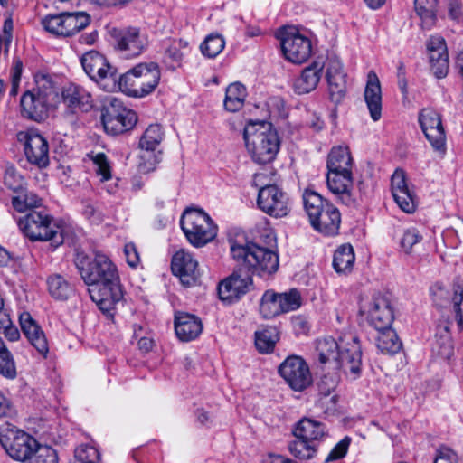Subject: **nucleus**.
Returning a JSON list of instances; mask_svg holds the SVG:
<instances>
[{
  "label": "nucleus",
  "instance_id": "obj_1",
  "mask_svg": "<svg viewBox=\"0 0 463 463\" xmlns=\"http://www.w3.org/2000/svg\"><path fill=\"white\" fill-rule=\"evenodd\" d=\"M248 154L259 165L272 162L279 151L280 140L277 130L268 121H250L243 131Z\"/></svg>",
  "mask_w": 463,
  "mask_h": 463
},
{
  "label": "nucleus",
  "instance_id": "obj_2",
  "mask_svg": "<svg viewBox=\"0 0 463 463\" xmlns=\"http://www.w3.org/2000/svg\"><path fill=\"white\" fill-rule=\"evenodd\" d=\"M269 247L255 243L245 245L233 243L231 246L232 258L249 270L252 269L260 276L270 275L279 269V255L275 250L276 238L272 232L267 235Z\"/></svg>",
  "mask_w": 463,
  "mask_h": 463
},
{
  "label": "nucleus",
  "instance_id": "obj_3",
  "mask_svg": "<svg viewBox=\"0 0 463 463\" xmlns=\"http://www.w3.org/2000/svg\"><path fill=\"white\" fill-rule=\"evenodd\" d=\"M161 79L159 65L154 61L140 62L117 78V90L134 98L151 94Z\"/></svg>",
  "mask_w": 463,
  "mask_h": 463
},
{
  "label": "nucleus",
  "instance_id": "obj_4",
  "mask_svg": "<svg viewBox=\"0 0 463 463\" xmlns=\"http://www.w3.org/2000/svg\"><path fill=\"white\" fill-rule=\"evenodd\" d=\"M303 203L315 230L326 235H335L338 232L341 216L337 208L310 190L304 192Z\"/></svg>",
  "mask_w": 463,
  "mask_h": 463
},
{
  "label": "nucleus",
  "instance_id": "obj_5",
  "mask_svg": "<svg viewBox=\"0 0 463 463\" xmlns=\"http://www.w3.org/2000/svg\"><path fill=\"white\" fill-rule=\"evenodd\" d=\"M18 226L31 241H50L55 248L63 243V225L43 212L32 211L18 221Z\"/></svg>",
  "mask_w": 463,
  "mask_h": 463
},
{
  "label": "nucleus",
  "instance_id": "obj_6",
  "mask_svg": "<svg viewBox=\"0 0 463 463\" xmlns=\"http://www.w3.org/2000/svg\"><path fill=\"white\" fill-rule=\"evenodd\" d=\"M75 262L81 279L90 288L119 277L117 267L101 252L92 256L78 254Z\"/></svg>",
  "mask_w": 463,
  "mask_h": 463
},
{
  "label": "nucleus",
  "instance_id": "obj_7",
  "mask_svg": "<svg viewBox=\"0 0 463 463\" xmlns=\"http://www.w3.org/2000/svg\"><path fill=\"white\" fill-rule=\"evenodd\" d=\"M181 228L187 241L194 247H202L217 235V226L201 209H187L180 220Z\"/></svg>",
  "mask_w": 463,
  "mask_h": 463
},
{
  "label": "nucleus",
  "instance_id": "obj_8",
  "mask_svg": "<svg viewBox=\"0 0 463 463\" xmlns=\"http://www.w3.org/2000/svg\"><path fill=\"white\" fill-rule=\"evenodd\" d=\"M284 57L290 62L301 64L312 54L310 33L295 26H285L277 33Z\"/></svg>",
  "mask_w": 463,
  "mask_h": 463
},
{
  "label": "nucleus",
  "instance_id": "obj_9",
  "mask_svg": "<svg viewBox=\"0 0 463 463\" xmlns=\"http://www.w3.org/2000/svg\"><path fill=\"white\" fill-rule=\"evenodd\" d=\"M81 66L90 79L108 92L117 90V70L97 51H90L80 58Z\"/></svg>",
  "mask_w": 463,
  "mask_h": 463
},
{
  "label": "nucleus",
  "instance_id": "obj_10",
  "mask_svg": "<svg viewBox=\"0 0 463 463\" xmlns=\"http://www.w3.org/2000/svg\"><path fill=\"white\" fill-rule=\"evenodd\" d=\"M360 313L366 317L370 326L376 330L390 327L394 320V309L388 293L377 292L370 299L362 300Z\"/></svg>",
  "mask_w": 463,
  "mask_h": 463
},
{
  "label": "nucleus",
  "instance_id": "obj_11",
  "mask_svg": "<svg viewBox=\"0 0 463 463\" xmlns=\"http://www.w3.org/2000/svg\"><path fill=\"white\" fill-rule=\"evenodd\" d=\"M164 131L160 125L151 124L140 137L138 146L141 149L138 170L146 174L154 171L161 161V151L158 149L164 139Z\"/></svg>",
  "mask_w": 463,
  "mask_h": 463
},
{
  "label": "nucleus",
  "instance_id": "obj_12",
  "mask_svg": "<svg viewBox=\"0 0 463 463\" xmlns=\"http://www.w3.org/2000/svg\"><path fill=\"white\" fill-rule=\"evenodd\" d=\"M89 14L80 13H61L44 16L41 24L50 33L55 36L68 37L84 29L90 24Z\"/></svg>",
  "mask_w": 463,
  "mask_h": 463
},
{
  "label": "nucleus",
  "instance_id": "obj_13",
  "mask_svg": "<svg viewBox=\"0 0 463 463\" xmlns=\"http://www.w3.org/2000/svg\"><path fill=\"white\" fill-rule=\"evenodd\" d=\"M0 443L6 453L19 461L28 460L43 445L22 430H7L0 433Z\"/></svg>",
  "mask_w": 463,
  "mask_h": 463
},
{
  "label": "nucleus",
  "instance_id": "obj_14",
  "mask_svg": "<svg viewBox=\"0 0 463 463\" xmlns=\"http://www.w3.org/2000/svg\"><path fill=\"white\" fill-rule=\"evenodd\" d=\"M135 111L123 107L117 99L102 114V123L108 134L119 135L131 129L137 123Z\"/></svg>",
  "mask_w": 463,
  "mask_h": 463
},
{
  "label": "nucleus",
  "instance_id": "obj_15",
  "mask_svg": "<svg viewBox=\"0 0 463 463\" xmlns=\"http://www.w3.org/2000/svg\"><path fill=\"white\" fill-rule=\"evenodd\" d=\"M279 375L291 389L301 392L312 383V375L306 361L298 355L286 358L279 367Z\"/></svg>",
  "mask_w": 463,
  "mask_h": 463
},
{
  "label": "nucleus",
  "instance_id": "obj_16",
  "mask_svg": "<svg viewBox=\"0 0 463 463\" xmlns=\"http://www.w3.org/2000/svg\"><path fill=\"white\" fill-rule=\"evenodd\" d=\"M89 294L100 311L113 317L116 305L123 298L119 278L89 288Z\"/></svg>",
  "mask_w": 463,
  "mask_h": 463
},
{
  "label": "nucleus",
  "instance_id": "obj_17",
  "mask_svg": "<svg viewBox=\"0 0 463 463\" xmlns=\"http://www.w3.org/2000/svg\"><path fill=\"white\" fill-rule=\"evenodd\" d=\"M419 123L432 148L440 155L446 153V133L441 116L436 110L426 108L419 114Z\"/></svg>",
  "mask_w": 463,
  "mask_h": 463
},
{
  "label": "nucleus",
  "instance_id": "obj_18",
  "mask_svg": "<svg viewBox=\"0 0 463 463\" xmlns=\"http://www.w3.org/2000/svg\"><path fill=\"white\" fill-rule=\"evenodd\" d=\"M258 206L264 213L274 217H284L289 212L287 194L276 185H268L259 190Z\"/></svg>",
  "mask_w": 463,
  "mask_h": 463
},
{
  "label": "nucleus",
  "instance_id": "obj_19",
  "mask_svg": "<svg viewBox=\"0 0 463 463\" xmlns=\"http://www.w3.org/2000/svg\"><path fill=\"white\" fill-rule=\"evenodd\" d=\"M117 49L126 57L140 55L148 45L147 36L136 27H128L114 32Z\"/></svg>",
  "mask_w": 463,
  "mask_h": 463
},
{
  "label": "nucleus",
  "instance_id": "obj_20",
  "mask_svg": "<svg viewBox=\"0 0 463 463\" xmlns=\"http://www.w3.org/2000/svg\"><path fill=\"white\" fill-rule=\"evenodd\" d=\"M173 273L177 276L181 283L185 287L194 285L199 278L198 261L193 255L181 249L177 250L171 262Z\"/></svg>",
  "mask_w": 463,
  "mask_h": 463
},
{
  "label": "nucleus",
  "instance_id": "obj_21",
  "mask_svg": "<svg viewBox=\"0 0 463 463\" xmlns=\"http://www.w3.org/2000/svg\"><path fill=\"white\" fill-rule=\"evenodd\" d=\"M326 76L331 100L335 104L342 103L345 99L347 83L344 66L337 57L328 59Z\"/></svg>",
  "mask_w": 463,
  "mask_h": 463
},
{
  "label": "nucleus",
  "instance_id": "obj_22",
  "mask_svg": "<svg viewBox=\"0 0 463 463\" xmlns=\"http://www.w3.org/2000/svg\"><path fill=\"white\" fill-rule=\"evenodd\" d=\"M251 283V278L248 274L234 272L220 282L218 287L219 297L224 302L237 301L248 292Z\"/></svg>",
  "mask_w": 463,
  "mask_h": 463
},
{
  "label": "nucleus",
  "instance_id": "obj_23",
  "mask_svg": "<svg viewBox=\"0 0 463 463\" xmlns=\"http://www.w3.org/2000/svg\"><path fill=\"white\" fill-rule=\"evenodd\" d=\"M392 194L395 203L405 213H411L416 209L415 194L409 187L404 171L397 169L391 179Z\"/></svg>",
  "mask_w": 463,
  "mask_h": 463
},
{
  "label": "nucleus",
  "instance_id": "obj_24",
  "mask_svg": "<svg viewBox=\"0 0 463 463\" xmlns=\"http://www.w3.org/2000/svg\"><path fill=\"white\" fill-rule=\"evenodd\" d=\"M56 106L45 97L33 90L26 91L21 99L23 115L30 119L40 122L45 119L49 110Z\"/></svg>",
  "mask_w": 463,
  "mask_h": 463
},
{
  "label": "nucleus",
  "instance_id": "obj_25",
  "mask_svg": "<svg viewBox=\"0 0 463 463\" xmlns=\"http://www.w3.org/2000/svg\"><path fill=\"white\" fill-rule=\"evenodd\" d=\"M24 154L27 160L39 167L49 164V146L45 138L38 132L29 131L24 134Z\"/></svg>",
  "mask_w": 463,
  "mask_h": 463
},
{
  "label": "nucleus",
  "instance_id": "obj_26",
  "mask_svg": "<svg viewBox=\"0 0 463 463\" xmlns=\"http://www.w3.org/2000/svg\"><path fill=\"white\" fill-rule=\"evenodd\" d=\"M19 322L21 329L28 341L43 357L46 358L49 353V345L41 326L27 312H24L20 315Z\"/></svg>",
  "mask_w": 463,
  "mask_h": 463
},
{
  "label": "nucleus",
  "instance_id": "obj_27",
  "mask_svg": "<svg viewBox=\"0 0 463 463\" xmlns=\"http://www.w3.org/2000/svg\"><path fill=\"white\" fill-rule=\"evenodd\" d=\"M430 69L438 78H444L449 71V55L445 40L439 36H433L428 43Z\"/></svg>",
  "mask_w": 463,
  "mask_h": 463
},
{
  "label": "nucleus",
  "instance_id": "obj_28",
  "mask_svg": "<svg viewBox=\"0 0 463 463\" xmlns=\"http://www.w3.org/2000/svg\"><path fill=\"white\" fill-rule=\"evenodd\" d=\"M364 97L372 120L379 121L382 118V89L379 78L373 71L367 75Z\"/></svg>",
  "mask_w": 463,
  "mask_h": 463
},
{
  "label": "nucleus",
  "instance_id": "obj_29",
  "mask_svg": "<svg viewBox=\"0 0 463 463\" xmlns=\"http://www.w3.org/2000/svg\"><path fill=\"white\" fill-rule=\"evenodd\" d=\"M62 100L73 112L88 111L92 108L93 99L90 92L77 84H69L62 90Z\"/></svg>",
  "mask_w": 463,
  "mask_h": 463
},
{
  "label": "nucleus",
  "instance_id": "obj_30",
  "mask_svg": "<svg viewBox=\"0 0 463 463\" xmlns=\"http://www.w3.org/2000/svg\"><path fill=\"white\" fill-rule=\"evenodd\" d=\"M314 356L320 364H332L334 368L341 366V351L336 340L331 336L317 338L315 341Z\"/></svg>",
  "mask_w": 463,
  "mask_h": 463
},
{
  "label": "nucleus",
  "instance_id": "obj_31",
  "mask_svg": "<svg viewBox=\"0 0 463 463\" xmlns=\"http://www.w3.org/2000/svg\"><path fill=\"white\" fill-rule=\"evenodd\" d=\"M175 330L180 340L188 342L195 339L202 333L203 325L197 317L178 312L175 316Z\"/></svg>",
  "mask_w": 463,
  "mask_h": 463
},
{
  "label": "nucleus",
  "instance_id": "obj_32",
  "mask_svg": "<svg viewBox=\"0 0 463 463\" xmlns=\"http://www.w3.org/2000/svg\"><path fill=\"white\" fill-rule=\"evenodd\" d=\"M322 69L323 64L319 61H314L306 67L293 81L294 91L297 94H306L314 90L321 79Z\"/></svg>",
  "mask_w": 463,
  "mask_h": 463
},
{
  "label": "nucleus",
  "instance_id": "obj_33",
  "mask_svg": "<svg viewBox=\"0 0 463 463\" xmlns=\"http://www.w3.org/2000/svg\"><path fill=\"white\" fill-rule=\"evenodd\" d=\"M293 434L296 439H304L316 444L326 436V429L320 421L311 418H302L296 423Z\"/></svg>",
  "mask_w": 463,
  "mask_h": 463
},
{
  "label": "nucleus",
  "instance_id": "obj_34",
  "mask_svg": "<svg viewBox=\"0 0 463 463\" xmlns=\"http://www.w3.org/2000/svg\"><path fill=\"white\" fill-rule=\"evenodd\" d=\"M34 80L35 88L32 90L33 91L45 97L47 100L55 104L59 102L58 88L49 74L38 72L34 76Z\"/></svg>",
  "mask_w": 463,
  "mask_h": 463
},
{
  "label": "nucleus",
  "instance_id": "obj_35",
  "mask_svg": "<svg viewBox=\"0 0 463 463\" xmlns=\"http://www.w3.org/2000/svg\"><path fill=\"white\" fill-rule=\"evenodd\" d=\"M247 96L246 88L239 83L230 84L225 92L224 108L230 112L240 110L244 104Z\"/></svg>",
  "mask_w": 463,
  "mask_h": 463
},
{
  "label": "nucleus",
  "instance_id": "obj_36",
  "mask_svg": "<svg viewBox=\"0 0 463 463\" xmlns=\"http://www.w3.org/2000/svg\"><path fill=\"white\" fill-rule=\"evenodd\" d=\"M377 331L376 346L383 354H394L400 351L402 343L391 326Z\"/></svg>",
  "mask_w": 463,
  "mask_h": 463
},
{
  "label": "nucleus",
  "instance_id": "obj_37",
  "mask_svg": "<svg viewBox=\"0 0 463 463\" xmlns=\"http://www.w3.org/2000/svg\"><path fill=\"white\" fill-rule=\"evenodd\" d=\"M431 351L433 355L443 360H449L453 355L454 346L452 337L447 326L442 328V332L436 334Z\"/></svg>",
  "mask_w": 463,
  "mask_h": 463
},
{
  "label": "nucleus",
  "instance_id": "obj_38",
  "mask_svg": "<svg viewBox=\"0 0 463 463\" xmlns=\"http://www.w3.org/2000/svg\"><path fill=\"white\" fill-rule=\"evenodd\" d=\"M326 184L335 198L345 203V199L347 196V172L328 171Z\"/></svg>",
  "mask_w": 463,
  "mask_h": 463
},
{
  "label": "nucleus",
  "instance_id": "obj_39",
  "mask_svg": "<svg viewBox=\"0 0 463 463\" xmlns=\"http://www.w3.org/2000/svg\"><path fill=\"white\" fill-rule=\"evenodd\" d=\"M186 49H188L186 41L182 39L173 40L165 52V64L171 70L180 67Z\"/></svg>",
  "mask_w": 463,
  "mask_h": 463
},
{
  "label": "nucleus",
  "instance_id": "obj_40",
  "mask_svg": "<svg viewBox=\"0 0 463 463\" xmlns=\"http://www.w3.org/2000/svg\"><path fill=\"white\" fill-rule=\"evenodd\" d=\"M279 334L276 327L269 326L262 328L255 333V345L260 353H270L273 351Z\"/></svg>",
  "mask_w": 463,
  "mask_h": 463
},
{
  "label": "nucleus",
  "instance_id": "obj_41",
  "mask_svg": "<svg viewBox=\"0 0 463 463\" xmlns=\"http://www.w3.org/2000/svg\"><path fill=\"white\" fill-rule=\"evenodd\" d=\"M260 313L264 318H272L283 313L278 293L267 290L260 300Z\"/></svg>",
  "mask_w": 463,
  "mask_h": 463
},
{
  "label": "nucleus",
  "instance_id": "obj_42",
  "mask_svg": "<svg viewBox=\"0 0 463 463\" xmlns=\"http://www.w3.org/2000/svg\"><path fill=\"white\" fill-rule=\"evenodd\" d=\"M47 285L51 296L59 300L67 299L72 291L69 282L59 274L50 276L47 279Z\"/></svg>",
  "mask_w": 463,
  "mask_h": 463
},
{
  "label": "nucleus",
  "instance_id": "obj_43",
  "mask_svg": "<svg viewBox=\"0 0 463 463\" xmlns=\"http://www.w3.org/2000/svg\"><path fill=\"white\" fill-rule=\"evenodd\" d=\"M458 284H455L450 288L446 287L440 282L434 283L430 288V293L432 298L433 303L440 307H446L453 305L452 298L454 296L453 290L454 287Z\"/></svg>",
  "mask_w": 463,
  "mask_h": 463
},
{
  "label": "nucleus",
  "instance_id": "obj_44",
  "mask_svg": "<svg viewBox=\"0 0 463 463\" xmlns=\"http://www.w3.org/2000/svg\"><path fill=\"white\" fill-rule=\"evenodd\" d=\"M414 7L422 26L430 29L436 21L435 0H414Z\"/></svg>",
  "mask_w": 463,
  "mask_h": 463
},
{
  "label": "nucleus",
  "instance_id": "obj_45",
  "mask_svg": "<svg viewBox=\"0 0 463 463\" xmlns=\"http://www.w3.org/2000/svg\"><path fill=\"white\" fill-rule=\"evenodd\" d=\"M362 346L357 336H354L349 342V369L353 379L360 377L362 373Z\"/></svg>",
  "mask_w": 463,
  "mask_h": 463
},
{
  "label": "nucleus",
  "instance_id": "obj_46",
  "mask_svg": "<svg viewBox=\"0 0 463 463\" xmlns=\"http://www.w3.org/2000/svg\"><path fill=\"white\" fill-rule=\"evenodd\" d=\"M225 46V41L221 34L212 33L202 43L200 49L203 56L215 58L222 52Z\"/></svg>",
  "mask_w": 463,
  "mask_h": 463
},
{
  "label": "nucleus",
  "instance_id": "obj_47",
  "mask_svg": "<svg viewBox=\"0 0 463 463\" xmlns=\"http://www.w3.org/2000/svg\"><path fill=\"white\" fill-rule=\"evenodd\" d=\"M328 171L347 172V147H333L327 158Z\"/></svg>",
  "mask_w": 463,
  "mask_h": 463
},
{
  "label": "nucleus",
  "instance_id": "obj_48",
  "mask_svg": "<svg viewBox=\"0 0 463 463\" xmlns=\"http://www.w3.org/2000/svg\"><path fill=\"white\" fill-rule=\"evenodd\" d=\"M88 156L93 163L94 172L100 178L101 182L111 178V166L104 153H90Z\"/></svg>",
  "mask_w": 463,
  "mask_h": 463
},
{
  "label": "nucleus",
  "instance_id": "obj_49",
  "mask_svg": "<svg viewBox=\"0 0 463 463\" xmlns=\"http://www.w3.org/2000/svg\"><path fill=\"white\" fill-rule=\"evenodd\" d=\"M290 452L300 459H309L314 457L317 452L316 444L304 439H296L289 445Z\"/></svg>",
  "mask_w": 463,
  "mask_h": 463
},
{
  "label": "nucleus",
  "instance_id": "obj_50",
  "mask_svg": "<svg viewBox=\"0 0 463 463\" xmlns=\"http://www.w3.org/2000/svg\"><path fill=\"white\" fill-rule=\"evenodd\" d=\"M278 295L283 313L297 310L302 304L301 295L296 288Z\"/></svg>",
  "mask_w": 463,
  "mask_h": 463
},
{
  "label": "nucleus",
  "instance_id": "obj_51",
  "mask_svg": "<svg viewBox=\"0 0 463 463\" xmlns=\"http://www.w3.org/2000/svg\"><path fill=\"white\" fill-rule=\"evenodd\" d=\"M0 374L7 379H14L17 375L14 357L6 346L0 350Z\"/></svg>",
  "mask_w": 463,
  "mask_h": 463
},
{
  "label": "nucleus",
  "instance_id": "obj_52",
  "mask_svg": "<svg viewBox=\"0 0 463 463\" xmlns=\"http://www.w3.org/2000/svg\"><path fill=\"white\" fill-rule=\"evenodd\" d=\"M42 200L33 193H26L24 194L14 197L12 204L14 208L20 212H25L27 209L40 206Z\"/></svg>",
  "mask_w": 463,
  "mask_h": 463
},
{
  "label": "nucleus",
  "instance_id": "obj_53",
  "mask_svg": "<svg viewBox=\"0 0 463 463\" xmlns=\"http://www.w3.org/2000/svg\"><path fill=\"white\" fill-rule=\"evenodd\" d=\"M100 454L99 450L90 445H80L75 449L74 463H99Z\"/></svg>",
  "mask_w": 463,
  "mask_h": 463
},
{
  "label": "nucleus",
  "instance_id": "obj_54",
  "mask_svg": "<svg viewBox=\"0 0 463 463\" xmlns=\"http://www.w3.org/2000/svg\"><path fill=\"white\" fill-rule=\"evenodd\" d=\"M422 240V236L420 234L419 231L415 228H410L404 230L402 235L400 239V247L401 250L406 253L410 254L412 252L413 247L420 243Z\"/></svg>",
  "mask_w": 463,
  "mask_h": 463
},
{
  "label": "nucleus",
  "instance_id": "obj_55",
  "mask_svg": "<svg viewBox=\"0 0 463 463\" xmlns=\"http://www.w3.org/2000/svg\"><path fill=\"white\" fill-rule=\"evenodd\" d=\"M453 293H454V296L452 298V302H453V310L455 313V320L457 322L458 329H461L462 326H463V316L461 313L460 305L463 301V287L461 285L455 286Z\"/></svg>",
  "mask_w": 463,
  "mask_h": 463
},
{
  "label": "nucleus",
  "instance_id": "obj_56",
  "mask_svg": "<svg viewBox=\"0 0 463 463\" xmlns=\"http://www.w3.org/2000/svg\"><path fill=\"white\" fill-rule=\"evenodd\" d=\"M345 255V245L343 244L335 250L333 259V267L337 273H345L347 269Z\"/></svg>",
  "mask_w": 463,
  "mask_h": 463
},
{
  "label": "nucleus",
  "instance_id": "obj_57",
  "mask_svg": "<svg viewBox=\"0 0 463 463\" xmlns=\"http://www.w3.org/2000/svg\"><path fill=\"white\" fill-rule=\"evenodd\" d=\"M5 184L13 190L18 189L22 184V177L12 165L7 166L5 173Z\"/></svg>",
  "mask_w": 463,
  "mask_h": 463
},
{
  "label": "nucleus",
  "instance_id": "obj_58",
  "mask_svg": "<svg viewBox=\"0 0 463 463\" xmlns=\"http://www.w3.org/2000/svg\"><path fill=\"white\" fill-rule=\"evenodd\" d=\"M124 255L126 257L127 263L131 268H137V265L140 263V257L137 249L134 243L128 242L125 244Z\"/></svg>",
  "mask_w": 463,
  "mask_h": 463
},
{
  "label": "nucleus",
  "instance_id": "obj_59",
  "mask_svg": "<svg viewBox=\"0 0 463 463\" xmlns=\"http://www.w3.org/2000/svg\"><path fill=\"white\" fill-rule=\"evenodd\" d=\"M347 452V436L344 437L330 451L326 461H334L342 458Z\"/></svg>",
  "mask_w": 463,
  "mask_h": 463
},
{
  "label": "nucleus",
  "instance_id": "obj_60",
  "mask_svg": "<svg viewBox=\"0 0 463 463\" xmlns=\"http://www.w3.org/2000/svg\"><path fill=\"white\" fill-rule=\"evenodd\" d=\"M434 463H458L457 455L449 448H441Z\"/></svg>",
  "mask_w": 463,
  "mask_h": 463
},
{
  "label": "nucleus",
  "instance_id": "obj_61",
  "mask_svg": "<svg viewBox=\"0 0 463 463\" xmlns=\"http://www.w3.org/2000/svg\"><path fill=\"white\" fill-rule=\"evenodd\" d=\"M274 175H275L273 173H271V175H269L266 172L258 173L253 177V184H255V186L259 187V190L261 187L272 185L271 182L275 181Z\"/></svg>",
  "mask_w": 463,
  "mask_h": 463
},
{
  "label": "nucleus",
  "instance_id": "obj_62",
  "mask_svg": "<svg viewBox=\"0 0 463 463\" xmlns=\"http://www.w3.org/2000/svg\"><path fill=\"white\" fill-rule=\"evenodd\" d=\"M14 413L11 402L0 392V418L12 417Z\"/></svg>",
  "mask_w": 463,
  "mask_h": 463
},
{
  "label": "nucleus",
  "instance_id": "obj_63",
  "mask_svg": "<svg viewBox=\"0 0 463 463\" xmlns=\"http://www.w3.org/2000/svg\"><path fill=\"white\" fill-rule=\"evenodd\" d=\"M449 15L455 21H459L462 15V7L458 0H449L448 5Z\"/></svg>",
  "mask_w": 463,
  "mask_h": 463
},
{
  "label": "nucleus",
  "instance_id": "obj_64",
  "mask_svg": "<svg viewBox=\"0 0 463 463\" xmlns=\"http://www.w3.org/2000/svg\"><path fill=\"white\" fill-rule=\"evenodd\" d=\"M263 463H297L293 461L292 459L281 456V455H276V454H270L264 460Z\"/></svg>",
  "mask_w": 463,
  "mask_h": 463
}]
</instances>
